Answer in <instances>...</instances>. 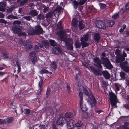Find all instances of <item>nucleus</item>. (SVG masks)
Segmentation results:
<instances>
[{
	"instance_id": "obj_1",
	"label": "nucleus",
	"mask_w": 129,
	"mask_h": 129,
	"mask_svg": "<svg viewBox=\"0 0 129 129\" xmlns=\"http://www.w3.org/2000/svg\"><path fill=\"white\" fill-rule=\"evenodd\" d=\"M58 33L61 39L64 42L65 46L68 50H73V47L72 43H70L68 42V40L66 39H64V37L65 35V33L63 30H61L59 31Z\"/></svg>"
},
{
	"instance_id": "obj_2",
	"label": "nucleus",
	"mask_w": 129,
	"mask_h": 129,
	"mask_svg": "<svg viewBox=\"0 0 129 129\" xmlns=\"http://www.w3.org/2000/svg\"><path fill=\"white\" fill-rule=\"evenodd\" d=\"M101 58L102 64L104 67L109 70H111L113 68V66L107 57L106 56H105V57H101Z\"/></svg>"
},
{
	"instance_id": "obj_3",
	"label": "nucleus",
	"mask_w": 129,
	"mask_h": 129,
	"mask_svg": "<svg viewBox=\"0 0 129 129\" xmlns=\"http://www.w3.org/2000/svg\"><path fill=\"white\" fill-rule=\"evenodd\" d=\"M110 100L112 106L114 107L116 104L117 98L116 95L112 92L109 93Z\"/></svg>"
},
{
	"instance_id": "obj_4",
	"label": "nucleus",
	"mask_w": 129,
	"mask_h": 129,
	"mask_svg": "<svg viewBox=\"0 0 129 129\" xmlns=\"http://www.w3.org/2000/svg\"><path fill=\"white\" fill-rule=\"evenodd\" d=\"M90 95L88 97L87 102L92 107L95 106L97 104V101L95 97L92 93H90Z\"/></svg>"
},
{
	"instance_id": "obj_5",
	"label": "nucleus",
	"mask_w": 129,
	"mask_h": 129,
	"mask_svg": "<svg viewBox=\"0 0 129 129\" xmlns=\"http://www.w3.org/2000/svg\"><path fill=\"white\" fill-rule=\"evenodd\" d=\"M43 29L40 25L36 26L35 29L31 33V35H40L43 33Z\"/></svg>"
},
{
	"instance_id": "obj_6",
	"label": "nucleus",
	"mask_w": 129,
	"mask_h": 129,
	"mask_svg": "<svg viewBox=\"0 0 129 129\" xmlns=\"http://www.w3.org/2000/svg\"><path fill=\"white\" fill-rule=\"evenodd\" d=\"M93 61L94 62V66L99 69H102V66L101 65V64L102 63V61L100 60L99 57H94Z\"/></svg>"
},
{
	"instance_id": "obj_7",
	"label": "nucleus",
	"mask_w": 129,
	"mask_h": 129,
	"mask_svg": "<svg viewBox=\"0 0 129 129\" xmlns=\"http://www.w3.org/2000/svg\"><path fill=\"white\" fill-rule=\"evenodd\" d=\"M12 30L16 34H18L20 32H21L22 29V26L20 25H13L12 27Z\"/></svg>"
},
{
	"instance_id": "obj_8",
	"label": "nucleus",
	"mask_w": 129,
	"mask_h": 129,
	"mask_svg": "<svg viewBox=\"0 0 129 129\" xmlns=\"http://www.w3.org/2000/svg\"><path fill=\"white\" fill-rule=\"evenodd\" d=\"M95 24L96 27L100 29H104L106 28L105 24L102 21L99 20L96 21Z\"/></svg>"
},
{
	"instance_id": "obj_9",
	"label": "nucleus",
	"mask_w": 129,
	"mask_h": 129,
	"mask_svg": "<svg viewBox=\"0 0 129 129\" xmlns=\"http://www.w3.org/2000/svg\"><path fill=\"white\" fill-rule=\"evenodd\" d=\"M90 68L92 72L96 76L101 75L102 71L100 69H96L93 66H90Z\"/></svg>"
},
{
	"instance_id": "obj_10",
	"label": "nucleus",
	"mask_w": 129,
	"mask_h": 129,
	"mask_svg": "<svg viewBox=\"0 0 129 129\" xmlns=\"http://www.w3.org/2000/svg\"><path fill=\"white\" fill-rule=\"evenodd\" d=\"M66 122V120L65 118L63 117H59L56 122L57 125H61L64 124Z\"/></svg>"
},
{
	"instance_id": "obj_11",
	"label": "nucleus",
	"mask_w": 129,
	"mask_h": 129,
	"mask_svg": "<svg viewBox=\"0 0 129 129\" xmlns=\"http://www.w3.org/2000/svg\"><path fill=\"white\" fill-rule=\"evenodd\" d=\"M102 74L106 79H109L110 77V75L107 71L105 70L102 71Z\"/></svg>"
},
{
	"instance_id": "obj_12",
	"label": "nucleus",
	"mask_w": 129,
	"mask_h": 129,
	"mask_svg": "<svg viewBox=\"0 0 129 129\" xmlns=\"http://www.w3.org/2000/svg\"><path fill=\"white\" fill-rule=\"evenodd\" d=\"M93 38L94 41L97 43H98L101 38L100 35L99 33H95L93 35Z\"/></svg>"
},
{
	"instance_id": "obj_13",
	"label": "nucleus",
	"mask_w": 129,
	"mask_h": 129,
	"mask_svg": "<svg viewBox=\"0 0 129 129\" xmlns=\"http://www.w3.org/2000/svg\"><path fill=\"white\" fill-rule=\"evenodd\" d=\"M38 12L36 10H32L28 13V15L30 16L31 17H34L36 16L38 14Z\"/></svg>"
},
{
	"instance_id": "obj_14",
	"label": "nucleus",
	"mask_w": 129,
	"mask_h": 129,
	"mask_svg": "<svg viewBox=\"0 0 129 129\" xmlns=\"http://www.w3.org/2000/svg\"><path fill=\"white\" fill-rule=\"evenodd\" d=\"M125 60V58L122 56V55H120L116 58V61L117 63H119L124 61Z\"/></svg>"
},
{
	"instance_id": "obj_15",
	"label": "nucleus",
	"mask_w": 129,
	"mask_h": 129,
	"mask_svg": "<svg viewBox=\"0 0 129 129\" xmlns=\"http://www.w3.org/2000/svg\"><path fill=\"white\" fill-rule=\"evenodd\" d=\"M81 44L82 46V48H84L88 47L89 45V43L86 42V41H84L83 40V37L81 38L80 39Z\"/></svg>"
},
{
	"instance_id": "obj_16",
	"label": "nucleus",
	"mask_w": 129,
	"mask_h": 129,
	"mask_svg": "<svg viewBox=\"0 0 129 129\" xmlns=\"http://www.w3.org/2000/svg\"><path fill=\"white\" fill-rule=\"evenodd\" d=\"M51 64L50 66L52 69L55 70L57 68V65L56 62L54 61H53L52 62L50 61Z\"/></svg>"
},
{
	"instance_id": "obj_17",
	"label": "nucleus",
	"mask_w": 129,
	"mask_h": 129,
	"mask_svg": "<svg viewBox=\"0 0 129 129\" xmlns=\"http://www.w3.org/2000/svg\"><path fill=\"white\" fill-rule=\"evenodd\" d=\"M84 123L82 121L79 120L75 124V126L77 127H81L84 126Z\"/></svg>"
},
{
	"instance_id": "obj_18",
	"label": "nucleus",
	"mask_w": 129,
	"mask_h": 129,
	"mask_svg": "<svg viewBox=\"0 0 129 129\" xmlns=\"http://www.w3.org/2000/svg\"><path fill=\"white\" fill-rule=\"evenodd\" d=\"M57 28L59 30H60L63 28V26L62 25V23L61 21L60 20L58 22L56 25Z\"/></svg>"
},
{
	"instance_id": "obj_19",
	"label": "nucleus",
	"mask_w": 129,
	"mask_h": 129,
	"mask_svg": "<svg viewBox=\"0 0 129 129\" xmlns=\"http://www.w3.org/2000/svg\"><path fill=\"white\" fill-rule=\"evenodd\" d=\"M80 104L81 109L83 112H85L87 110V108L85 105L83 104V102H82L81 103H80Z\"/></svg>"
},
{
	"instance_id": "obj_20",
	"label": "nucleus",
	"mask_w": 129,
	"mask_h": 129,
	"mask_svg": "<svg viewBox=\"0 0 129 129\" xmlns=\"http://www.w3.org/2000/svg\"><path fill=\"white\" fill-rule=\"evenodd\" d=\"M74 45L76 48L80 49L81 45V43H80L79 41L77 40L75 42Z\"/></svg>"
},
{
	"instance_id": "obj_21",
	"label": "nucleus",
	"mask_w": 129,
	"mask_h": 129,
	"mask_svg": "<svg viewBox=\"0 0 129 129\" xmlns=\"http://www.w3.org/2000/svg\"><path fill=\"white\" fill-rule=\"evenodd\" d=\"M122 69L126 73L129 72V66L126 65L123 66H121Z\"/></svg>"
},
{
	"instance_id": "obj_22",
	"label": "nucleus",
	"mask_w": 129,
	"mask_h": 129,
	"mask_svg": "<svg viewBox=\"0 0 129 129\" xmlns=\"http://www.w3.org/2000/svg\"><path fill=\"white\" fill-rule=\"evenodd\" d=\"M121 13L119 12L118 13L113 15L112 16V18L114 19H116L119 17V15H122Z\"/></svg>"
},
{
	"instance_id": "obj_23",
	"label": "nucleus",
	"mask_w": 129,
	"mask_h": 129,
	"mask_svg": "<svg viewBox=\"0 0 129 129\" xmlns=\"http://www.w3.org/2000/svg\"><path fill=\"white\" fill-rule=\"evenodd\" d=\"M74 114L70 112H67L66 113L65 116L67 118H71L73 116Z\"/></svg>"
},
{
	"instance_id": "obj_24",
	"label": "nucleus",
	"mask_w": 129,
	"mask_h": 129,
	"mask_svg": "<svg viewBox=\"0 0 129 129\" xmlns=\"http://www.w3.org/2000/svg\"><path fill=\"white\" fill-rule=\"evenodd\" d=\"M53 13L52 11H50L48 13L46 14L45 16V17L47 19H48L52 17L53 15Z\"/></svg>"
},
{
	"instance_id": "obj_25",
	"label": "nucleus",
	"mask_w": 129,
	"mask_h": 129,
	"mask_svg": "<svg viewBox=\"0 0 129 129\" xmlns=\"http://www.w3.org/2000/svg\"><path fill=\"white\" fill-rule=\"evenodd\" d=\"M115 21L113 20H110L107 23V26L109 27H112L115 24Z\"/></svg>"
},
{
	"instance_id": "obj_26",
	"label": "nucleus",
	"mask_w": 129,
	"mask_h": 129,
	"mask_svg": "<svg viewBox=\"0 0 129 129\" xmlns=\"http://www.w3.org/2000/svg\"><path fill=\"white\" fill-rule=\"evenodd\" d=\"M49 41L50 45L52 46H55L57 45V43H56L55 41L54 40L52 39H49Z\"/></svg>"
},
{
	"instance_id": "obj_27",
	"label": "nucleus",
	"mask_w": 129,
	"mask_h": 129,
	"mask_svg": "<svg viewBox=\"0 0 129 129\" xmlns=\"http://www.w3.org/2000/svg\"><path fill=\"white\" fill-rule=\"evenodd\" d=\"M78 25L80 30H82L85 27L84 25L83 24L81 21L79 22Z\"/></svg>"
},
{
	"instance_id": "obj_28",
	"label": "nucleus",
	"mask_w": 129,
	"mask_h": 129,
	"mask_svg": "<svg viewBox=\"0 0 129 129\" xmlns=\"http://www.w3.org/2000/svg\"><path fill=\"white\" fill-rule=\"evenodd\" d=\"M77 20L76 18H73L72 20V25L74 26L77 25L78 23Z\"/></svg>"
},
{
	"instance_id": "obj_29",
	"label": "nucleus",
	"mask_w": 129,
	"mask_h": 129,
	"mask_svg": "<svg viewBox=\"0 0 129 129\" xmlns=\"http://www.w3.org/2000/svg\"><path fill=\"white\" fill-rule=\"evenodd\" d=\"M36 16L37 20H40L41 19H44L45 18L44 15H41V14H40L38 15H37V16Z\"/></svg>"
},
{
	"instance_id": "obj_30",
	"label": "nucleus",
	"mask_w": 129,
	"mask_h": 129,
	"mask_svg": "<svg viewBox=\"0 0 129 129\" xmlns=\"http://www.w3.org/2000/svg\"><path fill=\"white\" fill-rule=\"evenodd\" d=\"M79 4L78 2L76 1L73 2V6L75 9H76L77 8L78 6H79Z\"/></svg>"
},
{
	"instance_id": "obj_31",
	"label": "nucleus",
	"mask_w": 129,
	"mask_h": 129,
	"mask_svg": "<svg viewBox=\"0 0 129 129\" xmlns=\"http://www.w3.org/2000/svg\"><path fill=\"white\" fill-rule=\"evenodd\" d=\"M24 46L25 49L28 50H30L32 47V46L31 45L29 44L25 45Z\"/></svg>"
},
{
	"instance_id": "obj_32",
	"label": "nucleus",
	"mask_w": 129,
	"mask_h": 129,
	"mask_svg": "<svg viewBox=\"0 0 129 129\" xmlns=\"http://www.w3.org/2000/svg\"><path fill=\"white\" fill-rule=\"evenodd\" d=\"M19 4L20 6H23L25 3H27L28 0H21Z\"/></svg>"
},
{
	"instance_id": "obj_33",
	"label": "nucleus",
	"mask_w": 129,
	"mask_h": 129,
	"mask_svg": "<svg viewBox=\"0 0 129 129\" xmlns=\"http://www.w3.org/2000/svg\"><path fill=\"white\" fill-rule=\"evenodd\" d=\"M83 93L82 92H80L79 93V96L80 99V103H81L83 101Z\"/></svg>"
},
{
	"instance_id": "obj_34",
	"label": "nucleus",
	"mask_w": 129,
	"mask_h": 129,
	"mask_svg": "<svg viewBox=\"0 0 129 129\" xmlns=\"http://www.w3.org/2000/svg\"><path fill=\"white\" fill-rule=\"evenodd\" d=\"M21 23V21L19 20H16L14 21L13 22V25H19Z\"/></svg>"
},
{
	"instance_id": "obj_35",
	"label": "nucleus",
	"mask_w": 129,
	"mask_h": 129,
	"mask_svg": "<svg viewBox=\"0 0 129 129\" xmlns=\"http://www.w3.org/2000/svg\"><path fill=\"white\" fill-rule=\"evenodd\" d=\"M94 111L95 112L98 114H100L101 113L103 112V111L99 109L98 108H96L95 107L94 109Z\"/></svg>"
},
{
	"instance_id": "obj_36",
	"label": "nucleus",
	"mask_w": 129,
	"mask_h": 129,
	"mask_svg": "<svg viewBox=\"0 0 129 129\" xmlns=\"http://www.w3.org/2000/svg\"><path fill=\"white\" fill-rule=\"evenodd\" d=\"M54 48L56 51L62 54L63 53L61 49L58 46L55 47Z\"/></svg>"
},
{
	"instance_id": "obj_37",
	"label": "nucleus",
	"mask_w": 129,
	"mask_h": 129,
	"mask_svg": "<svg viewBox=\"0 0 129 129\" xmlns=\"http://www.w3.org/2000/svg\"><path fill=\"white\" fill-rule=\"evenodd\" d=\"M26 43L25 41H24L22 39H20L19 41V44L21 45H25V44Z\"/></svg>"
},
{
	"instance_id": "obj_38",
	"label": "nucleus",
	"mask_w": 129,
	"mask_h": 129,
	"mask_svg": "<svg viewBox=\"0 0 129 129\" xmlns=\"http://www.w3.org/2000/svg\"><path fill=\"white\" fill-rule=\"evenodd\" d=\"M99 5L101 9H104L106 7V5L102 3H99Z\"/></svg>"
},
{
	"instance_id": "obj_39",
	"label": "nucleus",
	"mask_w": 129,
	"mask_h": 129,
	"mask_svg": "<svg viewBox=\"0 0 129 129\" xmlns=\"http://www.w3.org/2000/svg\"><path fill=\"white\" fill-rule=\"evenodd\" d=\"M89 35L88 34H85L84 35L83 38V40L84 41H87L88 39V37Z\"/></svg>"
},
{
	"instance_id": "obj_40",
	"label": "nucleus",
	"mask_w": 129,
	"mask_h": 129,
	"mask_svg": "<svg viewBox=\"0 0 129 129\" xmlns=\"http://www.w3.org/2000/svg\"><path fill=\"white\" fill-rule=\"evenodd\" d=\"M24 114L28 115L30 114V110L28 109H25L24 110Z\"/></svg>"
},
{
	"instance_id": "obj_41",
	"label": "nucleus",
	"mask_w": 129,
	"mask_h": 129,
	"mask_svg": "<svg viewBox=\"0 0 129 129\" xmlns=\"http://www.w3.org/2000/svg\"><path fill=\"white\" fill-rule=\"evenodd\" d=\"M120 76L121 77L124 79H125L126 78L125 73L124 72H121L120 73Z\"/></svg>"
},
{
	"instance_id": "obj_42",
	"label": "nucleus",
	"mask_w": 129,
	"mask_h": 129,
	"mask_svg": "<svg viewBox=\"0 0 129 129\" xmlns=\"http://www.w3.org/2000/svg\"><path fill=\"white\" fill-rule=\"evenodd\" d=\"M7 120V122L8 123H10L12 122L13 120V117H9L8 118H7L6 119Z\"/></svg>"
},
{
	"instance_id": "obj_43",
	"label": "nucleus",
	"mask_w": 129,
	"mask_h": 129,
	"mask_svg": "<svg viewBox=\"0 0 129 129\" xmlns=\"http://www.w3.org/2000/svg\"><path fill=\"white\" fill-rule=\"evenodd\" d=\"M31 61L32 62V63L35 64V63L37 61V58L36 56H34L31 57Z\"/></svg>"
},
{
	"instance_id": "obj_44",
	"label": "nucleus",
	"mask_w": 129,
	"mask_h": 129,
	"mask_svg": "<svg viewBox=\"0 0 129 129\" xmlns=\"http://www.w3.org/2000/svg\"><path fill=\"white\" fill-rule=\"evenodd\" d=\"M43 44L44 45V47L46 49H47L49 47V43L48 42L44 41L43 42Z\"/></svg>"
},
{
	"instance_id": "obj_45",
	"label": "nucleus",
	"mask_w": 129,
	"mask_h": 129,
	"mask_svg": "<svg viewBox=\"0 0 129 129\" xmlns=\"http://www.w3.org/2000/svg\"><path fill=\"white\" fill-rule=\"evenodd\" d=\"M87 1V0H79L78 2L80 5H82L84 4Z\"/></svg>"
},
{
	"instance_id": "obj_46",
	"label": "nucleus",
	"mask_w": 129,
	"mask_h": 129,
	"mask_svg": "<svg viewBox=\"0 0 129 129\" xmlns=\"http://www.w3.org/2000/svg\"><path fill=\"white\" fill-rule=\"evenodd\" d=\"M18 36H25L27 35V34L26 33H25V32H19L18 33V34H17Z\"/></svg>"
},
{
	"instance_id": "obj_47",
	"label": "nucleus",
	"mask_w": 129,
	"mask_h": 129,
	"mask_svg": "<svg viewBox=\"0 0 129 129\" xmlns=\"http://www.w3.org/2000/svg\"><path fill=\"white\" fill-rule=\"evenodd\" d=\"M36 53L34 51L31 52L29 54L30 57L31 58L33 57L36 56Z\"/></svg>"
},
{
	"instance_id": "obj_48",
	"label": "nucleus",
	"mask_w": 129,
	"mask_h": 129,
	"mask_svg": "<svg viewBox=\"0 0 129 129\" xmlns=\"http://www.w3.org/2000/svg\"><path fill=\"white\" fill-rule=\"evenodd\" d=\"M48 71L46 69H43L40 71V73L41 74H43L44 73H48Z\"/></svg>"
},
{
	"instance_id": "obj_49",
	"label": "nucleus",
	"mask_w": 129,
	"mask_h": 129,
	"mask_svg": "<svg viewBox=\"0 0 129 129\" xmlns=\"http://www.w3.org/2000/svg\"><path fill=\"white\" fill-rule=\"evenodd\" d=\"M83 92L88 97L90 96L89 92L88 90L86 89L85 88L84 90L83 91Z\"/></svg>"
},
{
	"instance_id": "obj_50",
	"label": "nucleus",
	"mask_w": 129,
	"mask_h": 129,
	"mask_svg": "<svg viewBox=\"0 0 129 129\" xmlns=\"http://www.w3.org/2000/svg\"><path fill=\"white\" fill-rule=\"evenodd\" d=\"M3 56L4 58L5 59H7L8 57V54L7 52H4L3 53Z\"/></svg>"
},
{
	"instance_id": "obj_51",
	"label": "nucleus",
	"mask_w": 129,
	"mask_h": 129,
	"mask_svg": "<svg viewBox=\"0 0 129 129\" xmlns=\"http://www.w3.org/2000/svg\"><path fill=\"white\" fill-rule=\"evenodd\" d=\"M7 122V120L5 119H2L0 118V124H4L6 123Z\"/></svg>"
},
{
	"instance_id": "obj_52",
	"label": "nucleus",
	"mask_w": 129,
	"mask_h": 129,
	"mask_svg": "<svg viewBox=\"0 0 129 129\" xmlns=\"http://www.w3.org/2000/svg\"><path fill=\"white\" fill-rule=\"evenodd\" d=\"M67 88L68 92L69 93L71 92V88L70 86V84L69 83H67Z\"/></svg>"
},
{
	"instance_id": "obj_53",
	"label": "nucleus",
	"mask_w": 129,
	"mask_h": 129,
	"mask_svg": "<svg viewBox=\"0 0 129 129\" xmlns=\"http://www.w3.org/2000/svg\"><path fill=\"white\" fill-rule=\"evenodd\" d=\"M6 6V3L5 2H0V6L5 8Z\"/></svg>"
},
{
	"instance_id": "obj_54",
	"label": "nucleus",
	"mask_w": 129,
	"mask_h": 129,
	"mask_svg": "<svg viewBox=\"0 0 129 129\" xmlns=\"http://www.w3.org/2000/svg\"><path fill=\"white\" fill-rule=\"evenodd\" d=\"M79 89L80 92H83L85 88H84V87L83 86L80 85L79 86Z\"/></svg>"
},
{
	"instance_id": "obj_55",
	"label": "nucleus",
	"mask_w": 129,
	"mask_h": 129,
	"mask_svg": "<svg viewBox=\"0 0 129 129\" xmlns=\"http://www.w3.org/2000/svg\"><path fill=\"white\" fill-rule=\"evenodd\" d=\"M13 10V8L12 7H11L7 9L6 12L7 13H11Z\"/></svg>"
},
{
	"instance_id": "obj_56",
	"label": "nucleus",
	"mask_w": 129,
	"mask_h": 129,
	"mask_svg": "<svg viewBox=\"0 0 129 129\" xmlns=\"http://www.w3.org/2000/svg\"><path fill=\"white\" fill-rule=\"evenodd\" d=\"M68 123H69V124L73 128L74 127V125L73 122V120H69L68 121Z\"/></svg>"
},
{
	"instance_id": "obj_57",
	"label": "nucleus",
	"mask_w": 129,
	"mask_h": 129,
	"mask_svg": "<svg viewBox=\"0 0 129 129\" xmlns=\"http://www.w3.org/2000/svg\"><path fill=\"white\" fill-rule=\"evenodd\" d=\"M31 16H25L23 17V18L27 21H29L30 20Z\"/></svg>"
},
{
	"instance_id": "obj_58",
	"label": "nucleus",
	"mask_w": 129,
	"mask_h": 129,
	"mask_svg": "<svg viewBox=\"0 0 129 129\" xmlns=\"http://www.w3.org/2000/svg\"><path fill=\"white\" fill-rule=\"evenodd\" d=\"M8 22L7 21L3 19H0V23H3L5 24H6Z\"/></svg>"
},
{
	"instance_id": "obj_59",
	"label": "nucleus",
	"mask_w": 129,
	"mask_h": 129,
	"mask_svg": "<svg viewBox=\"0 0 129 129\" xmlns=\"http://www.w3.org/2000/svg\"><path fill=\"white\" fill-rule=\"evenodd\" d=\"M49 9L48 7H46L45 6V7L44 8V9H43V12L44 13H46L47 12V11H48Z\"/></svg>"
},
{
	"instance_id": "obj_60",
	"label": "nucleus",
	"mask_w": 129,
	"mask_h": 129,
	"mask_svg": "<svg viewBox=\"0 0 129 129\" xmlns=\"http://www.w3.org/2000/svg\"><path fill=\"white\" fill-rule=\"evenodd\" d=\"M128 62L127 61L123 62L121 64V66H124L128 65Z\"/></svg>"
},
{
	"instance_id": "obj_61",
	"label": "nucleus",
	"mask_w": 129,
	"mask_h": 129,
	"mask_svg": "<svg viewBox=\"0 0 129 129\" xmlns=\"http://www.w3.org/2000/svg\"><path fill=\"white\" fill-rule=\"evenodd\" d=\"M39 47L37 45H35L34 47V49L36 52H38L39 51Z\"/></svg>"
},
{
	"instance_id": "obj_62",
	"label": "nucleus",
	"mask_w": 129,
	"mask_h": 129,
	"mask_svg": "<svg viewBox=\"0 0 129 129\" xmlns=\"http://www.w3.org/2000/svg\"><path fill=\"white\" fill-rule=\"evenodd\" d=\"M124 107L126 109L129 110V103H126L125 104Z\"/></svg>"
},
{
	"instance_id": "obj_63",
	"label": "nucleus",
	"mask_w": 129,
	"mask_h": 129,
	"mask_svg": "<svg viewBox=\"0 0 129 129\" xmlns=\"http://www.w3.org/2000/svg\"><path fill=\"white\" fill-rule=\"evenodd\" d=\"M43 83V81L42 80H41L40 81H39V87L40 88H41L42 85V83Z\"/></svg>"
},
{
	"instance_id": "obj_64",
	"label": "nucleus",
	"mask_w": 129,
	"mask_h": 129,
	"mask_svg": "<svg viewBox=\"0 0 129 129\" xmlns=\"http://www.w3.org/2000/svg\"><path fill=\"white\" fill-rule=\"evenodd\" d=\"M67 127L68 129H71L72 128H73L68 123V121L67 122Z\"/></svg>"
}]
</instances>
